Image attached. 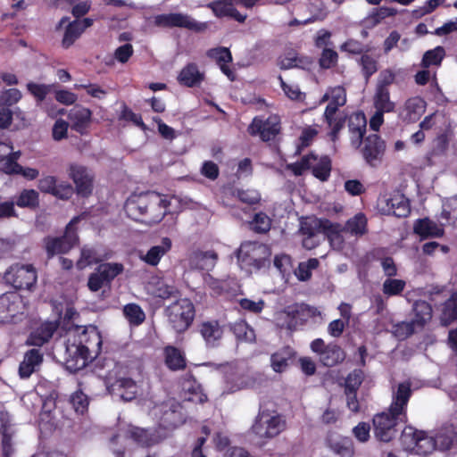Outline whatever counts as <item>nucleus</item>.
I'll use <instances>...</instances> for the list:
<instances>
[{
    "label": "nucleus",
    "instance_id": "393cba45",
    "mask_svg": "<svg viewBox=\"0 0 457 457\" xmlns=\"http://www.w3.org/2000/svg\"><path fill=\"white\" fill-rule=\"evenodd\" d=\"M91 115L92 112L88 108L75 105L68 114L71 129L83 134L90 124Z\"/></svg>",
    "mask_w": 457,
    "mask_h": 457
},
{
    "label": "nucleus",
    "instance_id": "2f4dec72",
    "mask_svg": "<svg viewBox=\"0 0 457 457\" xmlns=\"http://www.w3.org/2000/svg\"><path fill=\"white\" fill-rule=\"evenodd\" d=\"M367 120L362 112H356L350 117L349 131L353 145L359 146L366 132Z\"/></svg>",
    "mask_w": 457,
    "mask_h": 457
},
{
    "label": "nucleus",
    "instance_id": "4d7b16f0",
    "mask_svg": "<svg viewBox=\"0 0 457 457\" xmlns=\"http://www.w3.org/2000/svg\"><path fill=\"white\" fill-rule=\"evenodd\" d=\"M70 402L76 412L84 414L87 411L88 400L83 392L76 391L73 393L71 396Z\"/></svg>",
    "mask_w": 457,
    "mask_h": 457
},
{
    "label": "nucleus",
    "instance_id": "680f3d73",
    "mask_svg": "<svg viewBox=\"0 0 457 457\" xmlns=\"http://www.w3.org/2000/svg\"><path fill=\"white\" fill-rule=\"evenodd\" d=\"M395 79V74L391 69L383 70L378 75L376 89L389 90V86L394 83Z\"/></svg>",
    "mask_w": 457,
    "mask_h": 457
},
{
    "label": "nucleus",
    "instance_id": "5fc2aeb1",
    "mask_svg": "<svg viewBox=\"0 0 457 457\" xmlns=\"http://www.w3.org/2000/svg\"><path fill=\"white\" fill-rule=\"evenodd\" d=\"M82 32L79 23L72 21L67 24L62 38V46L66 48L71 46Z\"/></svg>",
    "mask_w": 457,
    "mask_h": 457
},
{
    "label": "nucleus",
    "instance_id": "7c9ffc66",
    "mask_svg": "<svg viewBox=\"0 0 457 457\" xmlns=\"http://www.w3.org/2000/svg\"><path fill=\"white\" fill-rule=\"evenodd\" d=\"M57 328L55 322H44L28 338V344L36 346H41L53 337Z\"/></svg>",
    "mask_w": 457,
    "mask_h": 457
},
{
    "label": "nucleus",
    "instance_id": "6e6d98bb",
    "mask_svg": "<svg viewBox=\"0 0 457 457\" xmlns=\"http://www.w3.org/2000/svg\"><path fill=\"white\" fill-rule=\"evenodd\" d=\"M315 162L316 155L309 154L303 157L300 162L289 165V168L295 175L300 176L307 170H312Z\"/></svg>",
    "mask_w": 457,
    "mask_h": 457
},
{
    "label": "nucleus",
    "instance_id": "5701e85b",
    "mask_svg": "<svg viewBox=\"0 0 457 457\" xmlns=\"http://www.w3.org/2000/svg\"><path fill=\"white\" fill-rule=\"evenodd\" d=\"M218 254L211 251H195L188 256V266L193 270H211L216 265Z\"/></svg>",
    "mask_w": 457,
    "mask_h": 457
},
{
    "label": "nucleus",
    "instance_id": "4c0bfd02",
    "mask_svg": "<svg viewBox=\"0 0 457 457\" xmlns=\"http://www.w3.org/2000/svg\"><path fill=\"white\" fill-rule=\"evenodd\" d=\"M345 358L343 350L337 345H328V348L321 353L320 361L328 367H332L341 362Z\"/></svg>",
    "mask_w": 457,
    "mask_h": 457
},
{
    "label": "nucleus",
    "instance_id": "e433bc0d",
    "mask_svg": "<svg viewBox=\"0 0 457 457\" xmlns=\"http://www.w3.org/2000/svg\"><path fill=\"white\" fill-rule=\"evenodd\" d=\"M373 104L377 111L383 112H392L395 108V104L390 100L389 90L375 89Z\"/></svg>",
    "mask_w": 457,
    "mask_h": 457
},
{
    "label": "nucleus",
    "instance_id": "603ef678",
    "mask_svg": "<svg viewBox=\"0 0 457 457\" xmlns=\"http://www.w3.org/2000/svg\"><path fill=\"white\" fill-rule=\"evenodd\" d=\"M178 294L179 291L175 287L168 285L162 280L157 281L153 290V295L154 296L162 299L176 297Z\"/></svg>",
    "mask_w": 457,
    "mask_h": 457
},
{
    "label": "nucleus",
    "instance_id": "f3484780",
    "mask_svg": "<svg viewBox=\"0 0 457 457\" xmlns=\"http://www.w3.org/2000/svg\"><path fill=\"white\" fill-rule=\"evenodd\" d=\"M413 312L412 320L401 325V328L406 329L407 335H411L417 329L422 328L432 318L431 306L425 301H416L413 304Z\"/></svg>",
    "mask_w": 457,
    "mask_h": 457
},
{
    "label": "nucleus",
    "instance_id": "69168bd1",
    "mask_svg": "<svg viewBox=\"0 0 457 457\" xmlns=\"http://www.w3.org/2000/svg\"><path fill=\"white\" fill-rule=\"evenodd\" d=\"M235 195L238 200L247 204H254L260 200L259 193L253 189H237Z\"/></svg>",
    "mask_w": 457,
    "mask_h": 457
},
{
    "label": "nucleus",
    "instance_id": "412c9836",
    "mask_svg": "<svg viewBox=\"0 0 457 457\" xmlns=\"http://www.w3.org/2000/svg\"><path fill=\"white\" fill-rule=\"evenodd\" d=\"M69 337L72 340H76L77 344L88 347V352L96 354L102 344L101 337L94 328L80 329L77 328L69 333Z\"/></svg>",
    "mask_w": 457,
    "mask_h": 457
},
{
    "label": "nucleus",
    "instance_id": "a19ab883",
    "mask_svg": "<svg viewBox=\"0 0 457 457\" xmlns=\"http://www.w3.org/2000/svg\"><path fill=\"white\" fill-rule=\"evenodd\" d=\"M231 329L237 338L240 341L252 343L255 340L254 330L243 320L235 322Z\"/></svg>",
    "mask_w": 457,
    "mask_h": 457
},
{
    "label": "nucleus",
    "instance_id": "f704fd0d",
    "mask_svg": "<svg viewBox=\"0 0 457 457\" xmlns=\"http://www.w3.org/2000/svg\"><path fill=\"white\" fill-rule=\"evenodd\" d=\"M165 362L172 370H182L186 367L184 354L174 346H167L164 349Z\"/></svg>",
    "mask_w": 457,
    "mask_h": 457
},
{
    "label": "nucleus",
    "instance_id": "72a5a7b5",
    "mask_svg": "<svg viewBox=\"0 0 457 457\" xmlns=\"http://www.w3.org/2000/svg\"><path fill=\"white\" fill-rule=\"evenodd\" d=\"M208 57L215 60L220 67V70L230 80L235 79L234 72L227 66V63L232 61L229 50L226 47H217L210 49L207 52Z\"/></svg>",
    "mask_w": 457,
    "mask_h": 457
},
{
    "label": "nucleus",
    "instance_id": "774afa93",
    "mask_svg": "<svg viewBox=\"0 0 457 457\" xmlns=\"http://www.w3.org/2000/svg\"><path fill=\"white\" fill-rule=\"evenodd\" d=\"M442 218L449 220L451 219L457 220V195L449 199L445 204V208L441 213Z\"/></svg>",
    "mask_w": 457,
    "mask_h": 457
},
{
    "label": "nucleus",
    "instance_id": "58836bf2",
    "mask_svg": "<svg viewBox=\"0 0 457 457\" xmlns=\"http://www.w3.org/2000/svg\"><path fill=\"white\" fill-rule=\"evenodd\" d=\"M436 449H437V447L434 436H428L425 431H420L416 441L415 453L428 455Z\"/></svg>",
    "mask_w": 457,
    "mask_h": 457
},
{
    "label": "nucleus",
    "instance_id": "2eb2a0df",
    "mask_svg": "<svg viewBox=\"0 0 457 457\" xmlns=\"http://www.w3.org/2000/svg\"><path fill=\"white\" fill-rule=\"evenodd\" d=\"M69 177L73 180L78 195L88 196L93 190V174L84 166L71 163L68 168Z\"/></svg>",
    "mask_w": 457,
    "mask_h": 457
},
{
    "label": "nucleus",
    "instance_id": "a18cd8bd",
    "mask_svg": "<svg viewBox=\"0 0 457 457\" xmlns=\"http://www.w3.org/2000/svg\"><path fill=\"white\" fill-rule=\"evenodd\" d=\"M445 52L443 46H436L432 50L427 51L422 58L421 66L428 68L431 65L438 66L441 64Z\"/></svg>",
    "mask_w": 457,
    "mask_h": 457
},
{
    "label": "nucleus",
    "instance_id": "6ab92c4d",
    "mask_svg": "<svg viewBox=\"0 0 457 457\" xmlns=\"http://www.w3.org/2000/svg\"><path fill=\"white\" fill-rule=\"evenodd\" d=\"M107 388L112 395L119 396L125 402L134 400L139 391L137 384L128 378H120L113 383H107Z\"/></svg>",
    "mask_w": 457,
    "mask_h": 457
},
{
    "label": "nucleus",
    "instance_id": "dca6fc26",
    "mask_svg": "<svg viewBox=\"0 0 457 457\" xmlns=\"http://www.w3.org/2000/svg\"><path fill=\"white\" fill-rule=\"evenodd\" d=\"M131 438L142 446H149L155 444L156 439L145 429L134 427L131 424H120L119 432L112 438V442H118L120 439Z\"/></svg>",
    "mask_w": 457,
    "mask_h": 457
},
{
    "label": "nucleus",
    "instance_id": "a878e982",
    "mask_svg": "<svg viewBox=\"0 0 457 457\" xmlns=\"http://www.w3.org/2000/svg\"><path fill=\"white\" fill-rule=\"evenodd\" d=\"M385 212L399 218L407 217L411 212L409 200L396 192L386 200Z\"/></svg>",
    "mask_w": 457,
    "mask_h": 457
},
{
    "label": "nucleus",
    "instance_id": "37998d69",
    "mask_svg": "<svg viewBox=\"0 0 457 457\" xmlns=\"http://www.w3.org/2000/svg\"><path fill=\"white\" fill-rule=\"evenodd\" d=\"M123 314L129 322L132 325H140L145 319V314L142 308L136 303H129L123 308Z\"/></svg>",
    "mask_w": 457,
    "mask_h": 457
},
{
    "label": "nucleus",
    "instance_id": "cd10ccee",
    "mask_svg": "<svg viewBox=\"0 0 457 457\" xmlns=\"http://www.w3.org/2000/svg\"><path fill=\"white\" fill-rule=\"evenodd\" d=\"M43 361V355L38 349H31L25 353L19 367L21 378H27L37 370Z\"/></svg>",
    "mask_w": 457,
    "mask_h": 457
},
{
    "label": "nucleus",
    "instance_id": "f8f14e48",
    "mask_svg": "<svg viewBox=\"0 0 457 457\" xmlns=\"http://www.w3.org/2000/svg\"><path fill=\"white\" fill-rule=\"evenodd\" d=\"M65 355L67 368L72 371L85 368L88 361L93 358L87 346L77 344V341L70 337L65 345Z\"/></svg>",
    "mask_w": 457,
    "mask_h": 457
},
{
    "label": "nucleus",
    "instance_id": "de8ad7c7",
    "mask_svg": "<svg viewBox=\"0 0 457 457\" xmlns=\"http://www.w3.org/2000/svg\"><path fill=\"white\" fill-rule=\"evenodd\" d=\"M320 262L316 258L309 259L307 262H300L295 275L299 280L306 281L311 278L312 270L319 267Z\"/></svg>",
    "mask_w": 457,
    "mask_h": 457
},
{
    "label": "nucleus",
    "instance_id": "4468645a",
    "mask_svg": "<svg viewBox=\"0 0 457 457\" xmlns=\"http://www.w3.org/2000/svg\"><path fill=\"white\" fill-rule=\"evenodd\" d=\"M154 23L160 28L179 27L192 30H200L202 28L190 15L181 12L158 14L154 17Z\"/></svg>",
    "mask_w": 457,
    "mask_h": 457
},
{
    "label": "nucleus",
    "instance_id": "6e6552de",
    "mask_svg": "<svg viewBox=\"0 0 457 457\" xmlns=\"http://www.w3.org/2000/svg\"><path fill=\"white\" fill-rule=\"evenodd\" d=\"M84 218V215L74 217L66 226L64 235L61 237H48L45 240L47 254L52 257L55 254L66 253L79 241L76 225Z\"/></svg>",
    "mask_w": 457,
    "mask_h": 457
},
{
    "label": "nucleus",
    "instance_id": "aec40b11",
    "mask_svg": "<svg viewBox=\"0 0 457 457\" xmlns=\"http://www.w3.org/2000/svg\"><path fill=\"white\" fill-rule=\"evenodd\" d=\"M198 330L208 347H217L223 337L224 328L216 320L203 321Z\"/></svg>",
    "mask_w": 457,
    "mask_h": 457
},
{
    "label": "nucleus",
    "instance_id": "bf43d9fd",
    "mask_svg": "<svg viewBox=\"0 0 457 457\" xmlns=\"http://www.w3.org/2000/svg\"><path fill=\"white\" fill-rule=\"evenodd\" d=\"M360 64L366 79H369L378 71V62L369 54L361 55Z\"/></svg>",
    "mask_w": 457,
    "mask_h": 457
},
{
    "label": "nucleus",
    "instance_id": "b1692460",
    "mask_svg": "<svg viewBox=\"0 0 457 457\" xmlns=\"http://www.w3.org/2000/svg\"><path fill=\"white\" fill-rule=\"evenodd\" d=\"M236 0H216L207 4L217 17H231L238 22H244L246 15L241 14L234 7Z\"/></svg>",
    "mask_w": 457,
    "mask_h": 457
},
{
    "label": "nucleus",
    "instance_id": "f03ea898",
    "mask_svg": "<svg viewBox=\"0 0 457 457\" xmlns=\"http://www.w3.org/2000/svg\"><path fill=\"white\" fill-rule=\"evenodd\" d=\"M125 212L135 220L153 225L160 222L168 210L166 199L155 192L131 195L125 203Z\"/></svg>",
    "mask_w": 457,
    "mask_h": 457
},
{
    "label": "nucleus",
    "instance_id": "3c124183",
    "mask_svg": "<svg viewBox=\"0 0 457 457\" xmlns=\"http://www.w3.org/2000/svg\"><path fill=\"white\" fill-rule=\"evenodd\" d=\"M364 379L361 370H354L348 374L345 380V392H357Z\"/></svg>",
    "mask_w": 457,
    "mask_h": 457
},
{
    "label": "nucleus",
    "instance_id": "39448f33",
    "mask_svg": "<svg viewBox=\"0 0 457 457\" xmlns=\"http://www.w3.org/2000/svg\"><path fill=\"white\" fill-rule=\"evenodd\" d=\"M166 316L177 332H184L191 325L195 311L193 303L187 298H180L165 309Z\"/></svg>",
    "mask_w": 457,
    "mask_h": 457
},
{
    "label": "nucleus",
    "instance_id": "338daca9",
    "mask_svg": "<svg viewBox=\"0 0 457 457\" xmlns=\"http://www.w3.org/2000/svg\"><path fill=\"white\" fill-rule=\"evenodd\" d=\"M21 97V92L17 88H10L0 94V104L12 105L16 104Z\"/></svg>",
    "mask_w": 457,
    "mask_h": 457
},
{
    "label": "nucleus",
    "instance_id": "c9c22d12",
    "mask_svg": "<svg viewBox=\"0 0 457 457\" xmlns=\"http://www.w3.org/2000/svg\"><path fill=\"white\" fill-rule=\"evenodd\" d=\"M341 230L350 233L353 236H361L367 230V219L362 213H357L349 219Z\"/></svg>",
    "mask_w": 457,
    "mask_h": 457
},
{
    "label": "nucleus",
    "instance_id": "bb28decb",
    "mask_svg": "<svg viewBox=\"0 0 457 457\" xmlns=\"http://www.w3.org/2000/svg\"><path fill=\"white\" fill-rule=\"evenodd\" d=\"M413 231L421 239L441 237L444 235L443 225H438L428 218L417 220L413 225Z\"/></svg>",
    "mask_w": 457,
    "mask_h": 457
},
{
    "label": "nucleus",
    "instance_id": "13d9d810",
    "mask_svg": "<svg viewBox=\"0 0 457 457\" xmlns=\"http://www.w3.org/2000/svg\"><path fill=\"white\" fill-rule=\"evenodd\" d=\"M290 353L284 349L271 355V366L276 372H281L287 366Z\"/></svg>",
    "mask_w": 457,
    "mask_h": 457
},
{
    "label": "nucleus",
    "instance_id": "e2e57ef3",
    "mask_svg": "<svg viewBox=\"0 0 457 457\" xmlns=\"http://www.w3.org/2000/svg\"><path fill=\"white\" fill-rule=\"evenodd\" d=\"M97 262H98V259L96 256L95 251L92 248L84 247L81 250L80 258L77 262V267L79 270H83L87 266H89Z\"/></svg>",
    "mask_w": 457,
    "mask_h": 457
},
{
    "label": "nucleus",
    "instance_id": "49530a36",
    "mask_svg": "<svg viewBox=\"0 0 457 457\" xmlns=\"http://www.w3.org/2000/svg\"><path fill=\"white\" fill-rule=\"evenodd\" d=\"M331 162L328 156H322L320 159L316 156L312 174L322 181L328 179L330 175Z\"/></svg>",
    "mask_w": 457,
    "mask_h": 457
},
{
    "label": "nucleus",
    "instance_id": "0e129e2a",
    "mask_svg": "<svg viewBox=\"0 0 457 457\" xmlns=\"http://www.w3.org/2000/svg\"><path fill=\"white\" fill-rule=\"evenodd\" d=\"M338 55L336 51L330 48H324L320 58V65L323 69L334 67L337 62Z\"/></svg>",
    "mask_w": 457,
    "mask_h": 457
},
{
    "label": "nucleus",
    "instance_id": "0eeeda50",
    "mask_svg": "<svg viewBox=\"0 0 457 457\" xmlns=\"http://www.w3.org/2000/svg\"><path fill=\"white\" fill-rule=\"evenodd\" d=\"M286 428V421L279 414L268 410L261 411L252 427L260 438L270 439L279 435Z\"/></svg>",
    "mask_w": 457,
    "mask_h": 457
},
{
    "label": "nucleus",
    "instance_id": "c85d7f7f",
    "mask_svg": "<svg viewBox=\"0 0 457 457\" xmlns=\"http://www.w3.org/2000/svg\"><path fill=\"white\" fill-rule=\"evenodd\" d=\"M436 447L440 451L450 449L457 443V432L453 425H444L434 434Z\"/></svg>",
    "mask_w": 457,
    "mask_h": 457
},
{
    "label": "nucleus",
    "instance_id": "20e7f679",
    "mask_svg": "<svg viewBox=\"0 0 457 457\" xmlns=\"http://www.w3.org/2000/svg\"><path fill=\"white\" fill-rule=\"evenodd\" d=\"M269 247L259 242L248 241L243 243L237 251V261L242 269L252 271L260 269L270 257Z\"/></svg>",
    "mask_w": 457,
    "mask_h": 457
},
{
    "label": "nucleus",
    "instance_id": "79ce46f5",
    "mask_svg": "<svg viewBox=\"0 0 457 457\" xmlns=\"http://www.w3.org/2000/svg\"><path fill=\"white\" fill-rule=\"evenodd\" d=\"M96 270L102 275L104 279L109 284L118 275L123 272L124 267L121 263L107 262L100 264Z\"/></svg>",
    "mask_w": 457,
    "mask_h": 457
},
{
    "label": "nucleus",
    "instance_id": "ddd939ff",
    "mask_svg": "<svg viewBox=\"0 0 457 457\" xmlns=\"http://www.w3.org/2000/svg\"><path fill=\"white\" fill-rule=\"evenodd\" d=\"M280 131V119L278 115H270L265 120L256 117L248 127L252 136H259L262 141H270Z\"/></svg>",
    "mask_w": 457,
    "mask_h": 457
},
{
    "label": "nucleus",
    "instance_id": "423d86ee",
    "mask_svg": "<svg viewBox=\"0 0 457 457\" xmlns=\"http://www.w3.org/2000/svg\"><path fill=\"white\" fill-rule=\"evenodd\" d=\"M27 305L17 291L0 295V323H17L25 318Z\"/></svg>",
    "mask_w": 457,
    "mask_h": 457
},
{
    "label": "nucleus",
    "instance_id": "7ed1b4c3",
    "mask_svg": "<svg viewBox=\"0 0 457 457\" xmlns=\"http://www.w3.org/2000/svg\"><path fill=\"white\" fill-rule=\"evenodd\" d=\"M325 102H328V105L323 114L324 120L330 129L331 139L336 141L346 120V115L339 110L346 104V90L341 86L328 88L320 99V103Z\"/></svg>",
    "mask_w": 457,
    "mask_h": 457
},
{
    "label": "nucleus",
    "instance_id": "052dcab7",
    "mask_svg": "<svg viewBox=\"0 0 457 457\" xmlns=\"http://www.w3.org/2000/svg\"><path fill=\"white\" fill-rule=\"evenodd\" d=\"M270 225V219L263 212L256 213L251 224L252 228L258 233L269 231Z\"/></svg>",
    "mask_w": 457,
    "mask_h": 457
},
{
    "label": "nucleus",
    "instance_id": "9b49d317",
    "mask_svg": "<svg viewBox=\"0 0 457 457\" xmlns=\"http://www.w3.org/2000/svg\"><path fill=\"white\" fill-rule=\"evenodd\" d=\"M154 414L159 418L160 427L168 430L176 428L185 421L182 406L174 400H169L155 407Z\"/></svg>",
    "mask_w": 457,
    "mask_h": 457
},
{
    "label": "nucleus",
    "instance_id": "864d4df0",
    "mask_svg": "<svg viewBox=\"0 0 457 457\" xmlns=\"http://www.w3.org/2000/svg\"><path fill=\"white\" fill-rule=\"evenodd\" d=\"M419 432L420 431L416 430L412 427H406L403 430L400 439L402 445L407 451L414 452L416 448V441L418 439Z\"/></svg>",
    "mask_w": 457,
    "mask_h": 457
},
{
    "label": "nucleus",
    "instance_id": "09e8293b",
    "mask_svg": "<svg viewBox=\"0 0 457 457\" xmlns=\"http://www.w3.org/2000/svg\"><path fill=\"white\" fill-rule=\"evenodd\" d=\"M405 286L404 280L389 278L384 281L382 291L387 296L398 295L404 290Z\"/></svg>",
    "mask_w": 457,
    "mask_h": 457
},
{
    "label": "nucleus",
    "instance_id": "c03bdc74",
    "mask_svg": "<svg viewBox=\"0 0 457 457\" xmlns=\"http://www.w3.org/2000/svg\"><path fill=\"white\" fill-rule=\"evenodd\" d=\"M454 320H457V295L445 303L441 315V322L445 326H448Z\"/></svg>",
    "mask_w": 457,
    "mask_h": 457
},
{
    "label": "nucleus",
    "instance_id": "ea45409f",
    "mask_svg": "<svg viewBox=\"0 0 457 457\" xmlns=\"http://www.w3.org/2000/svg\"><path fill=\"white\" fill-rule=\"evenodd\" d=\"M330 449L341 457H352L354 454V445L348 437H342L329 444Z\"/></svg>",
    "mask_w": 457,
    "mask_h": 457
},
{
    "label": "nucleus",
    "instance_id": "473e14b6",
    "mask_svg": "<svg viewBox=\"0 0 457 457\" xmlns=\"http://www.w3.org/2000/svg\"><path fill=\"white\" fill-rule=\"evenodd\" d=\"M204 79L195 63H188L179 72L178 80L181 85L193 87L198 86Z\"/></svg>",
    "mask_w": 457,
    "mask_h": 457
},
{
    "label": "nucleus",
    "instance_id": "8fccbe9b",
    "mask_svg": "<svg viewBox=\"0 0 457 457\" xmlns=\"http://www.w3.org/2000/svg\"><path fill=\"white\" fill-rule=\"evenodd\" d=\"M19 207H36L38 204V193L34 189H24L16 199Z\"/></svg>",
    "mask_w": 457,
    "mask_h": 457
},
{
    "label": "nucleus",
    "instance_id": "c756f323",
    "mask_svg": "<svg viewBox=\"0 0 457 457\" xmlns=\"http://www.w3.org/2000/svg\"><path fill=\"white\" fill-rule=\"evenodd\" d=\"M171 240L169 237H162L161 244L152 246L145 254L140 258L151 266H156L161 259L171 249Z\"/></svg>",
    "mask_w": 457,
    "mask_h": 457
},
{
    "label": "nucleus",
    "instance_id": "a211bd4d",
    "mask_svg": "<svg viewBox=\"0 0 457 457\" xmlns=\"http://www.w3.org/2000/svg\"><path fill=\"white\" fill-rule=\"evenodd\" d=\"M384 151V141L377 134L367 137L361 149L363 158L371 166H377L381 162Z\"/></svg>",
    "mask_w": 457,
    "mask_h": 457
},
{
    "label": "nucleus",
    "instance_id": "f257e3e1",
    "mask_svg": "<svg viewBox=\"0 0 457 457\" xmlns=\"http://www.w3.org/2000/svg\"><path fill=\"white\" fill-rule=\"evenodd\" d=\"M411 395L410 382L400 383L396 388H393L388 411L373 418L374 434L379 441H391L396 435L398 423L407 422V405Z\"/></svg>",
    "mask_w": 457,
    "mask_h": 457
},
{
    "label": "nucleus",
    "instance_id": "1a4fd4ad",
    "mask_svg": "<svg viewBox=\"0 0 457 457\" xmlns=\"http://www.w3.org/2000/svg\"><path fill=\"white\" fill-rule=\"evenodd\" d=\"M4 280L18 289H30L37 282L36 269L31 264L16 263L4 273Z\"/></svg>",
    "mask_w": 457,
    "mask_h": 457
},
{
    "label": "nucleus",
    "instance_id": "9d476101",
    "mask_svg": "<svg viewBox=\"0 0 457 457\" xmlns=\"http://www.w3.org/2000/svg\"><path fill=\"white\" fill-rule=\"evenodd\" d=\"M258 376L244 368H229L226 373V388L224 393L232 394L243 389L252 388L257 385Z\"/></svg>",
    "mask_w": 457,
    "mask_h": 457
},
{
    "label": "nucleus",
    "instance_id": "4be33fe9",
    "mask_svg": "<svg viewBox=\"0 0 457 457\" xmlns=\"http://www.w3.org/2000/svg\"><path fill=\"white\" fill-rule=\"evenodd\" d=\"M426 102L420 96L408 98L400 109V117L408 122L417 121L426 111Z\"/></svg>",
    "mask_w": 457,
    "mask_h": 457
}]
</instances>
